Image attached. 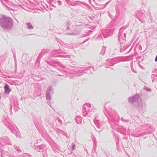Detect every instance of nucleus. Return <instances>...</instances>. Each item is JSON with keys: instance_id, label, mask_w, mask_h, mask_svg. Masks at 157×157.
Here are the masks:
<instances>
[{"instance_id": "1", "label": "nucleus", "mask_w": 157, "mask_h": 157, "mask_svg": "<svg viewBox=\"0 0 157 157\" xmlns=\"http://www.w3.org/2000/svg\"><path fill=\"white\" fill-rule=\"evenodd\" d=\"M4 89L5 90V92L6 94H9L11 91V90L10 88V87L9 85L6 84L4 87Z\"/></svg>"}, {"instance_id": "2", "label": "nucleus", "mask_w": 157, "mask_h": 157, "mask_svg": "<svg viewBox=\"0 0 157 157\" xmlns=\"http://www.w3.org/2000/svg\"><path fill=\"white\" fill-rule=\"evenodd\" d=\"M155 61H157V55L156 56V57L155 58Z\"/></svg>"}, {"instance_id": "3", "label": "nucleus", "mask_w": 157, "mask_h": 157, "mask_svg": "<svg viewBox=\"0 0 157 157\" xmlns=\"http://www.w3.org/2000/svg\"><path fill=\"white\" fill-rule=\"evenodd\" d=\"M30 29H33V27L32 26H31L30 27Z\"/></svg>"}]
</instances>
